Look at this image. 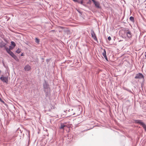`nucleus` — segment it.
<instances>
[{"label": "nucleus", "instance_id": "obj_1", "mask_svg": "<svg viewBox=\"0 0 146 146\" xmlns=\"http://www.w3.org/2000/svg\"><path fill=\"white\" fill-rule=\"evenodd\" d=\"M42 86L45 96L46 97H49L51 95L50 88L48 82L44 80L42 83Z\"/></svg>", "mask_w": 146, "mask_h": 146}, {"label": "nucleus", "instance_id": "obj_2", "mask_svg": "<svg viewBox=\"0 0 146 146\" xmlns=\"http://www.w3.org/2000/svg\"><path fill=\"white\" fill-rule=\"evenodd\" d=\"M93 2L95 7L98 9H100L101 7L100 6V3L96 1L95 0H91Z\"/></svg>", "mask_w": 146, "mask_h": 146}, {"label": "nucleus", "instance_id": "obj_3", "mask_svg": "<svg viewBox=\"0 0 146 146\" xmlns=\"http://www.w3.org/2000/svg\"><path fill=\"white\" fill-rule=\"evenodd\" d=\"M0 79L3 82L7 84L8 80L7 77L2 76L0 77Z\"/></svg>", "mask_w": 146, "mask_h": 146}, {"label": "nucleus", "instance_id": "obj_4", "mask_svg": "<svg viewBox=\"0 0 146 146\" xmlns=\"http://www.w3.org/2000/svg\"><path fill=\"white\" fill-rule=\"evenodd\" d=\"M135 79H141L142 78H144V76L142 73H139L136 74V76L135 77Z\"/></svg>", "mask_w": 146, "mask_h": 146}, {"label": "nucleus", "instance_id": "obj_5", "mask_svg": "<svg viewBox=\"0 0 146 146\" xmlns=\"http://www.w3.org/2000/svg\"><path fill=\"white\" fill-rule=\"evenodd\" d=\"M125 33L128 38H130L132 37V34L129 30H128L127 31H125Z\"/></svg>", "mask_w": 146, "mask_h": 146}, {"label": "nucleus", "instance_id": "obj_6", "mask_svg": "<svg viewBox=\"0 0 146 146\" xmlns=\"http://www.w3.org/2000/svg\"><path fill=\"white\" fill-rule=\"evenodd\" d=\"M91 34L92 35V37L93 38L94 40L98 41V39L97 38L94 32V31L92 29L91 30Z\"/></svg>", "mask_w": 146, "mask_h": 146}, {"label": "nucleus", "instance_id": "obj_7", "mask_svg": "<svg viewBox=\"0 0 146 146\" xmlns=\"http://www.w3.org/2000/svg\"><path fill=\"white\" fill-rule=\"evenodd\" d=\"M31 69V67L28 64L27 65L24 67L25 71H29Z\"/></svg>", "mask_w": 146, "mask_h": 146}, {"label": "nucleus", "instance_id": "obj_8", "mask_svg": "<svg viewBox=\"0 0 146 146\" xmlns=\"http://www.w3.org/2000/svg\"><path fill=\"white\" fill-rule=\"evenodd\" d=\"M13 58H14L16 60L17 59H18L17 56L15 55L14 53L12 51L10 52L9 54Z\"/></svg>", "mask_w": 146, "mask_h": 146}, {"label": "nucleus", "instance_id": "obj_9", "mask_svg": "<svg viewBox=\"0 0 146 146\" xmlns=\"http://www.w3.org/2000/svg\"><path fill=\"white\" fill-rule=\"evenodd\" d=\"M135 123H139L141 125H142L144 123L142 122L141 120H135Z\"/></svg>", "mask_w": 146, "mask_h": 146}, {"label": "nucleus", "instance_id": "obj_10", "mask_svg": "<svg viewBox=\"0 0 146 146\" xmlns=\"http://www.w3.org/2000/svg\"><path fill=\"white\" fill-rule=\"evenodd\" d=\"M6 44L4 42L0 43V47L2 48L4 47H6L5 45Z\"/></svg>", "mask_w": 146, "mask_h": 146}, {"label": "nucleus", "instance_id": "obj_11", "mask_svg": "<svg viewBox=\"0 0 146 146\" xmlns=\"http://www.w3.org/2000/svg\"><path fill=\"white\" fill-rule=\"evenodd\" d=\"M5 48L7 51V52L9 54V53H10V52H11V50L9 49V48H8L5 47Z\"/></svg>", "mask_w": 146, "mask_h": 146}, {"label": "nucleus", "instance_id": "obj_12", "mask_svg": "<svg viewBox=\"0 0 146 146\" xmlns=\"http://www.w3.org/2000/svg\"><path fill=\"white\" fill-rule=\"evenodd\" d=\"M66 125H64V124L63 123H61L60 125V128L62 129H64V128L66 126Z\"/></svg>", "mask_w": 146, "mask_h": 146}, {"label": "nucleus", "instance_id": "obj_13", "mask_svg": "<svg viewBox=\"0 0 146 146\" xmlns=\"http://www.w3.org/2000/svg\"><path fill=\"white\" fill-rule=\"evenodd\" d=\"M129 19L131 22H134L135 20L134 17L132 16H131L130 17Z\"/></svg>", "mask_w": 146, "mask_h": 146}, {"label": "nucleus", "instance_id": "obj_14", "mask_svg": "<svg viewBox=\"0 0 146 146\" xmlns=\"http://www.w3.org/2000/svg\"><path fill=\"white\" fill-rule=\"evenodd\" d=\"M11 46H13L14 47H15L16 46V44L15 43L13 42V41H11Z\"/></svg>", "mask_w": 146, "mask_h": 146}, {"label": "nucleus", "instance_id": "obj_15", "mask_svg": "<svg viewBox=\"0 0 146 146\" xmlns=\"http://www.w3.org/2000/svg\"><path fill=\"white\" fill-rule=\"evenodd\" d=\"M103 52L102 53V55L104 56H106V51L105 49H104Z\"/></svg>", "mask_w": 146, "mask_h": 146}, {"label": "nucleus", "instance_id": "obj_16", "mask_svg": "<svg viewBox=\"0 0 146 146\" xmlns=\"http://www.w3.org/2000/svg\"><path fill=\"white\" fill-rule=\"evenodd\" d=\"M142 126L144 129L145 131H146V125L144 123L143 124V125H142Z\"/></svg>", "mask_w": 146, "mask_h": 146}, {"label": "nucleus", "instance_id": "obj_17", "mask_svg": "<svg viewBox=\"0 0 146 146\" xmlns=\"http://www.w3.org/2000/svg\"><path fill=\"white\" fill-rule=\"evenodd\" d=\"M35 42L38 44L39 42V39L37 38H35Z\"/></svg>", "mask_w": 146, "mask_h": 146}, {"label": "nucleus", "instance_id": "obj_18", "mask_svg": "<svg viewBox=\"0 0 146 146\" xmlns=\"http://www.w3.org/2000/svg\"><path fill=\"white\" fill-rule=\"evenodd\" d=\"M21 52V50H20L19 48L16 51V52L18 54L20 53Z\"/></svg>", "mask_w": 146, "mask_h": 146}, {"label": "nucleus", "instance_id": "obj_19", "mask_svg": "<svg viewBox=\"0 0 146 146\" xmlns=\"http://www.w3.org/2000/svg\"><path fill=\"white\" fill-rule=\"evenodd\" d=\"M82 132L83 131H82L81 133H78V135H80L81 137L83 136L84 135V134H82Z\"/></svg>", "mask_w": 146, "mask_h": 146}, {"label": "nucleus", "instance_id": "obj_20", "mask_svg": "<svg viewBox=\"0 0 146 146\" xmlns=\"http://www.w3.org/2000/svg\"><path fill=\"white\" fill-rule=\"evenodd\" d=\"M14 48V47L11 45L9 46V49L10 50H12Z\"/></svg>", "mask_w": 146, "mask_h": 146}, {"label": "nucleus", "instance_id": "obj_21", "mask_svg": "<svg viewBox=\"0 0 146 146\" xmlns=\"http://www.w3.org/2000/svg\"><path fill=\"white\" fill-rule=\"evenodd\" d=\"M105 59L107 61H108V58L107 57V56H104Z\"/></svg>", "mask_w": 146, "mask_h": 146}, {"label": "nucleus", "instance_id": "obj_22", "mask_svg": "<svg viewBox=\"0 0 146 146\" xmlns=\"http://www.w3.org/2000/svg\"><path fill=\"white\" fill-rule=\"evenodd\" d=\"M108 39L109 41H110L111 39V38L110 36H109L108 37Z\"/></svg>", "mask_w": 146, "mask_h": 146}, {"label": "nucleus", "instance_id": "obj_23", "mask_svg": "<svg viewBox=\"0 0 146 146\" xmlns=\"http://www.w3.org/2000/svg\"><path fill=\"white\" fill-rule=\"evenodd\" d=\"M80 3L81 4H82L83 5H84L83 4V1H80V3Z\"/></svg>", "mask_w": 146, "mask_h": 146}, {"label": "nucleus", "instance_id": "obj_24", "mask_svg": "<svg viewBox=\"0 0 146 146\" xmlns=\"http://www.w3.org/2000/svg\"><path fill=\"white\" fill-rule=\"evenodd\" d=\"M73 1L75 2H77L78 3H80V1L78 0H72Z\"/></svg>", "mask_w": 146, "mask_h": 146}, {"label": "nucleus", "instance_id": "obj_25", "mask_svg": "<svg viewBox=\"0 0 146 146\" xmlns=\"http://www.w3.org/2000/svg\"><path fill=\"white\" fill-rule=\"evenodd\" d=\"M50 59H48L46 60V61L47 62V63H48V62H49L50 60Z\"/></svg>", "mask_w": 146, "mask_h": 146}, {"label": "nucleus", "instance_id": "obj_26", "mask_svg": "<svg viewBox=\"0 0 146 146\" xmlns=\"http://www.w3.org/2000/svg\"><path fill=\"white\" fill-rule=\"evenodd\" d=\"M91 1L90 0H89L88 1V2L87 3L90 4H91Z\"/></svg>", "mask_w": 146, "mask_h": 146}, {"label": "nucleus", "instance_id": "obj_27", "mask_svg": "<svg viewBox=\"0 0 146 146\" xmlns=\"http://www.w3.org/2000/svg\"><path fill=\"white\" fill-rule=\"evenodd\" d=\"M2 62V63H3V66L4 67H5V64H4V61H3Z\"/></svg>", "mask_w": 146, "mask_h": 146}, {"label": "nucleus", "instance_id": "obj_28", "mask_svg": "<svg viewBox=\"0 0 146 146\" xmlns=\"http://www.w3.org/2000/svg\"><path fill=\"white\" fill-rule=\"evenodd\" d=\"M24 55V54L23 53H22V54H21V56H23Z\"/></svg>", "mask_w": 146, "mask_h": 146}, {"label": "nucleus", "instance_id": "obj_29", "mask_svg": "<svg viewBox=\"0 0 146 146\" xmlns=\"http://www.w3.org/2000/svg\"><path fill=\"white\" fill-rule=\"evenodd\" d=\"M60 28L63 29V27H60Z\"/></svg>", "mask_w": 146, "mask_h": 146}, {"label": "nucleus", "instance_id": "obj_30", "mask_svg": "<svg viewBox=\"0 0 146 146\" xmlns=\"http://www.w3.org/2000/svg\"><path fill=\"white\" fill-rule=\"evenodd\" d=\"M145 58H146V52H145Z\"/></svg>", "mask_w": 146, "mask_h": 146}, {"label": "nucleus", "instance_id": "obj_31", "mask_svg": "<svg viewBox=\"0 0 146 146\" xmlns=\"http://www.w3.org/2000/svg\"><path fill=\"white\" fill-rule=\"evenodd\" d=\"M81 1H83V0H81Z\"/></svg>", "mask_w": 146, "mask_h": 146}]
</instances>
